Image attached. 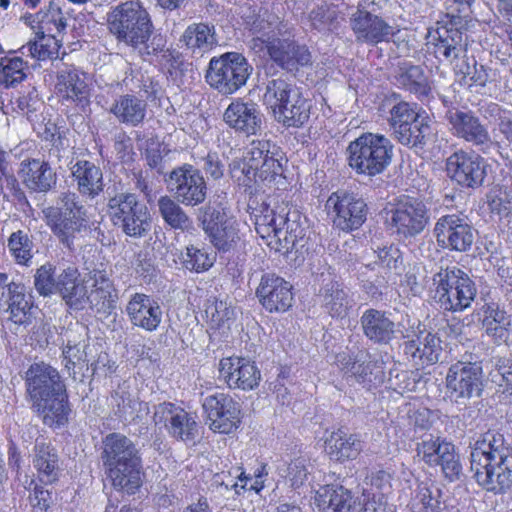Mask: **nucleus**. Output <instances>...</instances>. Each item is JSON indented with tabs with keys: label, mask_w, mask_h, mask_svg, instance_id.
<instances>
[{
	"label": "nucleus",
	"mask_w": 512,
	"mask_h": 512,
	"mask_svg": "<svg viewBox=\"0 0 512 512\" xmlns=\"http://www.w3.org/2000/svg\"><path fill=\"white\" fill-rule=\"evenodd\" d=\"M442 456L439 460L442 472L449 481H455L460 478L462 473V465L459 460V455L455 452V446L445 444L442 447Z\"/></svg>",
	"instance_id": "nucleus-61"
},
{
	"label": "nucleus",
	"mask_w": 512,
	"mask_h": 512,
	"mask_svg": "<svg viewBox=\"0 0 512 512\" xmlns=\"http://www.w3.org/2000/svg\"><path fill=\"white\" fill-rule=\"evenodd\" d=\"M230 173L233 179L244 186H251L255 180L254 165L251 164L249 147L242 159H235L230 164Z\"/></svg>",
	"instance_id": "nucleus-63"
},
{
	"label": "nucleus",
	"mask_w": 512,
	"mask_h": 512,
	"mask_svg": "<svg viewBox=\"0 0 512 512\" xmlns=\"http://www.w3.org/2000/svg\"><path fill=\"white\" fill-rule=\"evenodd\" d=\"M278 147L269 140H254L249 146L251 164L254 165L255 183L274 182L283 174L282 164L276 157Z\"/></svg>",
	"instance_id": "nucleus-27"
},
{
	"label": "nucleus",
	"mask_w": 512,
	"mask_h": 512,
	"mask_svg": "<svg viewBox=\"0 0 512 512\" xmlns=\"http://www.w3.org/2000/svg\"><path fill=\"white\" fill-rule=\"evenodd\" d=\"M209 427L214 432L231 433L241 423V405L226 393L208 395L202 403Z\"/></svg>",
	"instance_id": "nucleus-19"
},
{
	"label": "nucleus",
	"mask_w": 512,
	"mask_h": 512,
	"mask_svg": "<svg viewBox=\"0 0 512 512\" xmlns=\"http://www.w3.org/2000/svg\"><path fill=\"white\" fill-rule=\"evenodd\" d=\"M105 473L116 490L135 494L142 485V459L107 468Z\"/></svg>",
	"instance_id": "nucleus-40"
},
{
	"label": "nucleus",
	"mask_w": 512,
	"mask_h": 512,
	"mask_svg": "<svg viewBox=\"0 0 512 512\" xmlns=\"http://www.w3.org/2000/svg\"><path fill=\"white\" fill-rule=\"evenodd\" d=\"M442 491L431 481L417 484L410 500L412 512H441L444 503L441 500Z\"/></svg>",
	"instance_id": "nucleus-45"
},
{
	"label": "nucleus",
	"mask_w": 512,
	"mask_h": 512,
	"mask_svg": "<svg viewBox=\"0 0 512 512\" xmlns=\"http://www.w3.org/2000/svg\"><path fill=\"white\" fill-rule=\"evenodd\" d=\"M433 233L441 247L457 252L468 251L475 238V229L462 213L441 216L434 225Z\"/></svg>",
	"instance_id": "nucleus-17"
},
{
	"label": "nucleus",
	"mask_w": 512,
	"mask_h": 512,
	"mask_svg": "<svg viewBox=\"0 0 512 512\" xmlns=\"http://www.w3.org/2000/svg\"><path fill=\"white\" fill-rule=\"evenodd\" d=\"M311 464L304 458L292 460L286 468L285 478L290 486L298 489L308 481L310 476Z\"/></svg>",
	"instance_id": "nucleus-62"
},
{
	"label": "nucleus",
	"mask_w": 512,
	"mask_h": 512,
	"mask_svg": "<svg viewBox=\"0 0 512 512\" xmlns=\"http://www.w3.org/2000/svg\"><path fill=\"white\" fill-rule=\"evenodd\" d=\"M25 66L26 63L23 61L22 57H2L0 59V84L9 88L21 83L26 77L24 73Z\"/></svg>",
	"instance_id": "nucleus-56"
},
{
	"label": "nucleus",
	"mask_w": 512,
	"mask_h": 512,
	"mask_svg": "<svg viewBox=\"0 0 512 512\" xmlns=\"http://www.w3.org/2000/svg\"><path fill=\"white\" fill-rule=\"evenodd\" d=\"M126 313L133 326L147 332H154L162 322L163 311L157 300L144 293L131 295Z\"/></svg>",
	"instance_id": "nucleus-29"
},
{
	"label": "nucleus",
	"mask_w": 512,
	"mask_h": 512,
	"mask_svg": "<svg viewBox=\"0 0 512 512\" xmlns=\"http://www.w3.org/2000/svg\"><path fill=\"white\" fill-rule=\"evenodd\" d=\"M446 33V36H441L435 44L436 54L442 56L450 63L463 58L462 63H457L454 66L456 74L460 77V84L470 89L473 87H485L490 81V70L484 65H479L474 58H472V63L466 58L468 48L467 35L458 29H450Z\"/></svg>",
	"instance_id": "nucleus-5"
},
{
	"label": "nucleus",
	"mask_w": 512,
	"mask_h": 512,
	"mask_svg": "<svg viewBox=\"0 0 512 512\" xmlns=\"http://www.w3.org/2000/svg\"><path fill=\"white\" fill-rule=\"evenodd\" d=\"M223 120L236 133L250 136L261 129L262 114L255 103L236 99L226 108Z\"/></svg>",
	"instance_id": "nucleus-30"
},
{
	"label": "nucleus",
	"mask_w": 512,
	"mask_h": 512,
	"mask_svg": "<svg viewBox=\"0 0 512 512\" xmlns=\"http://www.w3.org/2000/svg\"><path fill=\"white\" fill-rule=\"evenodd\" d=\"M66 28V21L59 6L50 3L46 11L37 13V31H43L44 34H54L62 32Z\"/></svg>",
	"instance_id": "nucleus-55"
},
{
	"label": "nucleus",
	"mask_w": 512,
	"mask_h": 512,
	"mask_svg": "<svg viewBox=\"0 0 512 512\" xmlns=\"http://www.w3.org/2000/svg\"><path fill=\"white\" fill-rule=\"evenodd\" d=\"M447 119L453 135L480 148L482 151L492 145L491 136L485 125L471 111H449Z\"/></svg>",
	"instance_id": "nucleus-26"
},
{
	"label": "nucleus",
	"mask_w": 512,
	"mask_h": 512,
	"mask_svg": "<svg viewBox=\"0 0 512 512\" xmlns=\"http://www.w3.org/2000/svg\"><path fill=\"white\" fill-rule=\"evenodd\" d=\"M71 311H82L89 303L87 287L79 279V272L74 267H68L60 273V288L58 293Z\"/></svg>",
	"instance_id": "nucleus-36"
},
{
	"label": "nucleus",
	"mask_w": 512,
	"mask_h": 512,
	"mask_svg": "<svg viewBox=\"0 0 512 512\" xmlns=\"http://www.w3.org/2000/svg\"><path fill=\"white\" fill-rule=\"evenodd\" d=\"M487 203L491 213L500 218L512 213V194L506 188L496 186L487 194Z\"/></svg>",
	"instance_id": "nucleus-59"
},
{
	"label": "nucleus",
	"mask_w": 512,
	"mask_h": 512,
	"mask_svg": "<svg viewBox=\"0 0 512 512\" xmlns=\"http://www.w3.org/2000/svg\"><path fill=\"white\" fill-rule=\"evenodd\" d=\"M77 182L78 191L91 199L103 191V174L101 169L87 160L77 161L71 168Z\"/></svg>",
	"instance_id": "nucleus-41"
},
{
	"label": "nucleus",
	"mask_w": 512,
	"mask_h": 512,
	"mask_svg": "<svg viewBox=\"0 0 512 512\" xmlns=\"http://www.w3.org/2000/svg\"><path fill=\"white\" fill-rule=\"evenodd\" d=\"M367 351H359L352 356L341 352L336 356V363L348 382H356L364 387L383 381V369L376 361L369 359Z\"/></svg>",
	"instance_id": "nucleus-23"
},
{
	"label": "nucleus",
	"mask_w": 512,
	"mask_h": 512,
	"mask_svg": "<svg viewBox=\"0 0 512 512\" xmlns=\"http://www.w3.org/2000/svg\"><path fill=\"white\" fill-rule=\"evenodd\" d=\"M471 470L486 491L504 494L512 489V446L496 430L481 434L472 446Z\"/></svg>",
	"instance_id": "nucleus-1"
},
{
	"label": "nucleus",
	"mask_w": 512,
	"mask_h": 512,
	"mask_svg": "<svg viewBox=\"0 0 512 512\" xmlns=\"http://www.w3.org/2000/svg\"><path fill=\"white\" fill-rule=\"evenodd\" d=\"M448 176L463 188H478L487 175V164L483 157L464 150L451 154L446 161Z\"/></svg>",
	"instance_id": "nucleus-20"
},
{
	"label": "nucleus",
	"mask_w": 512,
	"mask_h": 512,
	"mask_svg": "<svg viewBox=\"0 0 512 512\" xmlns=\"http://www.w3.org/2000/svg\"><path fill=\"white\" fill-rule=\"evenodd\" d=\"M358 497L342 485H325L315 494L314 503L322 512H355Z\"/></svg>",
	"instance_id": "nucleus-33"
},
{
	"label": "nucleus",
	"mask_w": 512,
	"mask_h": 512,
	"mask_svg": "<svg viewBox=\"0 0 512 512\" xmlns=\"http://www.w3.org/2000/svg\"><path fill=\"white\" fill-rule=\"evenodd\" d=\"M434 298L446 311L460 312L470 307L476 297L475 283L456 266L441 268L433 275Z\"/></svg>",
	"instance_id": "nucleus-8"
},
{
	"label": "nucleus",
	"mask_w": 512,
	"mask_h": 512,
	"mask_svg": "<svg viewBox=\"0 0 512 512\" xmlns=\"http://www.w3.org/2000/svg\"><path fill=\"white\" fill-rule=\"evenodd\" d=\"M32 464L38 480L45 485L58 481L61 469L56 449L44 441H36Z\"/></svg>",
	"instance_id": "nucleus-37"
},
{
	"label": "nucleus",
	"mask_w": 512,
	"mask_h": 512,
	"mask_svg": "<svg viewBox=\"0 0 512 512\" xmlns=\"http://www.w3.org/2000/svg\"><path fill=\"white\" fill-rule=\"evenodd\" d=\"M350 27L358 43L375 46L389 42L395 29L382 17L366 10H357L350 18Z\"/></svg>",
	"instance_id": "nucleus-24"
},
{
	"label": "nucleus",
	"mask_w": 512,
	"mask_h": 512,
	"mask_svg": "<svg viewBox=\"0 0 512 512\" xmlns=\"http://www.w3.org/2000/svg\"><path fill=\"white\" fill-rule=\"evenodd\" d=\"M0 307L9 312V319L17 325L30 323L32 303L22 284L12 282L1 291Z\"/></svg>",
	"instance_id": "nucleus-35"
},
{
	"label": "nucleus",
	"mask_w": 512,
	"mask_h": 512,
	"mask_svg": "<svg viewBox=\"0 0 512 512\" xmlns=\"http://www.w3.org/2000/svg\"><path fill=\"white\" fill-rule=\"evenodd\" d=\"M299 88L284 76L271 78L267 80L265 92L263 94V104L271 110L272 114H276L284 105L289 103Z\"/></svg>",
	"instance_id": "nucleus-42"
},
{
	"label": "nucleus",
	"mask_w": 512,
	"mask_h": 512,
	"mask_svg": "<svg viewBox=\"0 0 512 512\" xmlns=\"http://www.w3.org/2000/svg\"><path fill=\"white\" fill-rule=\"evenodd\" d=\"M251 71L252 67L242 54L228 52L210 60L205 78L219 93L230 95L246 84Z\"/></svg>",
	"instance_id": "nucleus-10"
},
{
	"label": "nucleus",
	"mask_w": 512,
	"mask_h": 512,
	"mask_svg": "<svg viewBox=\"0 0 512 512\" xmlns=\"http://www.w3.org/2000/svg\"><path fill=\"white\" fill-rule=\"evenodd\" d=\"M168 191L187 207L202 204L207 197L208 188L200 170L190 164L174 168L166 178Z\"/></svg>",
	"instance_id": "nucleus-14"
},
{
	"label": "nucleus",
	"mask_w": 512,
	"mask_h": 512,
	"mask_svg": "<svg viewBox=\"0 0 512 512\" xmlns=\"http://www.w3.org/2000/svg\"><path fill=\"white\" fill-rule=\"evenodd\" d=\"M348 164L357 173L375 176L390 164L393 145L381 134L363 133L347 147Z\"/></svg>",
	"instance_id": "nucleus-7"
},
{
	"label": "nucleus",
	"mask_w": 512,
	"mask_h": 512,
	"mask_svg": "<svg viewBox=\"0 0 512 512\" xmlns=\"http://www.w3.org/2000/svg\"><path fill=\"white\" fill-rule=\"evenodd\" d=\"M26 394L31 407L50 427L68 422L70 407L66 387L57 369L39 362L29 366L24 374Z\"/></svg>",
	"instance_id": "nucleus-2"
},
{
	"label": "nucleus",
	"mask_w": 512,
	"mask_h": 512,
	"mask_svg": "<svg viewBox=\"0 0 512 512\" xmlns=\"http://www.w3.org/2000/svg\"><path fill=\"white\" fill-rule=\"evenodd\" d=\"M325 444L329 457L341 463L356 459L362 451L360 435L348 433L344 429L331 432Z\"/></svg>",
	"instance_id": "nucleus-39"
},
{
	"label": "nucleus",
	"mask_w": 512,
	"mask_h": 512,
	"mask_svg": "<svg viewBox=\"0 0 512 512\" xmlns=\"http://www.w3.org/2000/svg\"><path fill=\"white\" fill-rule=\"evenodd\" d=\"M281 23L276 16L267 19L259 18L253 23L255 36L249 46L256 53L266 52L273 63L287 72H297L300 68L312 64L309 49L290 38L277 37L281 35Z\"/></svg>",
	"instance_id": "nucleus-4"
},
{
	"label": "nucleus",
	"mask_w": 512,
	"mask_h": 512,
	"mask_svg": "<svg viewBox=\"0 0 512 512\" xmlns=\"http://www.w3.org/2000/svg\"><path fill=\"white\" fill-rule=\"evenodd\" d=\"M88 76L73 65L64 64L57 72V89L63 98L81 107L89 104Z\"/></svg>",
	"instance_id": "nucleus-31"
},
{
	"label": "nucleus",
	"mask_w": 512,
	"mask_h": 512,
	"mask_svg": "<svg viewBox=\"0 0 512 512\" xmlns=\"http://www.w3.org/2000/svg\"><path fill=\"white\" fill-rule=\"evenodd\" d=\"M101 459L105 469L141 460L136 444L121 433H110L102 441Z\"/></svg>",
	"instance_id": "nucleus-32"
},
{
	"label": "nucleus",
	"mask_w": 512,
	"mask_h": 512,
	"mask_svg": "<svg viewBox=\"0 0 512 512\" xmlns=\"http://www.w3.org/2000/svg\"><path fill=\"white\" fill-rule=\"evenodd\" d=\"M60 47L55 34H44L43 31H35V39L23 45L19 52L22 55L31 56L36 60H46L57 54Z\"/></svg>",
	"instance_id": "nucleus-51"
},
{
	"label": "nucleus",
	"mask_w": 512,
	"mask_h": 512,
	"mask_svg": "<svg viewBox=\"0 0 512 512\" xmlns=\"http://www.w3.org/2000/svg\"><path fill=\"white\" fill-rule=\"evenodd\" d=\"M326 208L334 226L344 232L359 229L367 219V204L354 193H332L326 201Z\"/></svg>",
	"instance_id": "nucleus-15"
},
{
	"label": "nucleus",
	"mask_w": 512,
	"mask_h": 512,
	"mask_svg": "<svg viewBox=\"0 0 512 512\" xmlns=\"http://www.w3.org/2000/svg\"><path fill=\"white\" fill-rule=\"evenodd\" d=\"M429 222L425 203L414 197H404L386 209L385 223L397 235L409 238L420 234Z\"/></svg>",
	"instance_id": "nucleus-13"
},
{
	"label": "nucleus",
	"mask_w": 512,
	"mask_h": 512,
	"mask_svg": "<svg viewBox=\"0 0 512 512\" xmlns=\"http://www.w3.org/2000/svg\"><path fill=\"white\" fill-rule=\"evenodd\" d=\"M18 177L34 193H47L57 184L56 172L47 161L27 157L19 164Z\"/></svg>",
	"instance_id": "nucleus-28"
},
{
	"label": "nucleus",
	"mask_w": 512,
	"mask_h": 512,
	"mask_svg": "<svg viewBox=\"0 0 512 512\" xmlns=\"http://www.w3.org/2000/svg\"><path fill=\"white\" fill-rule=\"evenodd\" d=\"M288 215L286 206L267 207L255 218L257 234L271 250L282 254L294 247L298 237L293 229L294 221L291 222Z\"/></svg>",
	"instance_id": "nucleus-11"
},
{
	"label": "nucleus",
	"mask_w": 512,
	"mask_h": 512,
	"mask_svg": "<svg viewBox=\"0 0 512 512\" xmlns=\"http://www.w3.org/2000/svg\"><path fill=\"white\" fill-rule=\"evenodd\" d=\"M195 56H203L217 44L213 28L206 24H192L186 28L180 39Z\"/></svg>",
	"instance_id": "nucleus-43"
},
{
	"label": "nucleus",
	"mask_w": 512,
	"mask_h": 512,
	"mask_svg": "<svg viewBox=\"0 0 512 512\" xmlns=\"http://www.w3.org/2000/svg\"><path fill=\"white\" fill-rule=\"evenodd\" d=\"M256 296L269 312H285L293 303L292 285L274 273L262 275Z\"/></svg>",
	"instance_id": "nucleus-25"
},
{
	"label": "nucleus",
	"mask_w": 512,
	"mask_h": 512,
	"mask_svg": "<svg viewBox=\"0 0 512 512\" xmlns=\"http://www.w3.org/2000/svg\"><path fill=\"white\" fill-rule=\"evenodd\" d=\"M108 111L120 124L137 127L146 117L147 103L135 94H122L113 101Z\"/></svg>",
	"instance_id": "nucleus-38"
},
{
	"label": "nucleus",
	"mask_w": 512,
	"mask_h": 512,
	"mask_svg": "<svg viewBox=\"0 0 512 512\" xmlns=\"http://www.w3.org/2000/svg\"><path fill=\"white\" fill-rule=\"evenodd\" d=\"M219 380L229 389L254 390L259 386L261 372L255 362L238 356L222 358L218 366Z\"/></svg>",
	"instance_id": "nucleus-21"
},
{
	"label": "nucleus",
	"mask_w": 512,
	"mask_h": 512,
	"mask_svg": "<svg viewBox=\"0 0 512 512\" xmlns=\"http://www.w3.org/2000/svg\"><path fill=\"white\" fill-rule=\"evenodd\" d=\"M432 134L431 126L426 117L418 116L408 126L396 131L395 138L408 147H423Z\"/></svg>",
	"instance_id": "nucleus-50"
},
{
	"label": "nucleus",
	"mask_w": 512,
	"mask_h": 512,
	"mask_svg": "<svg viewBox=\"0 0 512 512\" xmlns=\"http://www.w3.org/2000/svg\"><path fill=\"white\" fill-rule=\"evenodd\" d=\"M446 397L455 404L466 405L483 392V369L480 362L458 361L445 377Z\"/></svg>",
	"instance_id": "nucleus-12"
},
{
	"label": "nucleus",
	"mask_w": 512,
	"mask_h": 512,
	"mask_svg": "<svg viewBox=\"0 0 512 512\" xmlns=\"http://www.w3.org/2000/svg\"><path fill=\"white\" fill-rule=\"evenodd\" d=\"M93 280L92 290L89 295V303L98 309H107L112 307L116 298L114 285L105 271L94 270L91 272Z\"/></svg>",
	"instance_id": "nucleus-48"
},
{
	"label": "nucleus",
	"mask_w": 512,
	"mask_h": 512,
	"mask_svg": "<svg viewBox=\"0 0 512 512\" xmlns=\"http://www.w3.org/2000/svg\"><path fill=\"white\" fill-rule=\"evenodd\" d=\"M173 196L163 195L157 201L158 211L165 224L182 232L193 228V220Z\"/></svg>",
	"instance_id": "nucleus-46"
},
{
	"label": "nucleus",
	"mask_w": 512,
	"mask_h": 512,
	"mask_svg": "<svg viewBox=\"0 0 512 512\" xmlns=\"http://www.w3.org/2000/svg\"><path fill=\"white\" fill-rule=\"evenodd\" d=\"M107 29L118 43L139 49L142 55H156L166 46V39L153 32L148 11L139 1H126L110 9L106 17Z\"/></svg>",
	"instance_id": "nucleus-3"
},
{
	"label": "nucleus",
	"mask_w": 512,
	"mask_h": 512,
	"mask_svg": "<svg viewBox=\"0 0 512 512\" xmlns=\"http://www.w3.org/2000/svg\"><path fill=\"white\" fill-rule=\"evenodd\" d=\"M364 335L373 343L389 344L396 336V324L388 314L377 309H367L360 318Z\"/></svg>",
	"instance_id": "nucleus-34"
},
{
	"label": "nucleus",
	"mask_w": 512,
	"mask_h": 512,
	"mask_svg": "<svg viewBox=\"0 0 512 512\" xmlns=\"http://www.w3.org/2000/svg\"><path fill=\"white\" fill-rule=\"evenodd\" d=\"M310 110L311 103L302 96L299 90L296 96L273 116L277 122L286 127H301L308 122Z\"/></svg>",
	"instance_id": "nucleus-47"
},
{
	"label": "nucleus",
	"mask_w": 512,
	"mask_h": 512,
	"mask_svg": "<svg viewBox=\"0 0 512 512\" xmlns=\"http://www.w3.org/2000/svg\"><path fill=\"white\" fill-rule=\"evenodd\" d=\"M85 348V344H71L70 341H68L63 348L62 354L65 361V368L73 378H75L76 375V368L81 370L84 365H87L88 360Z\"/></svg>",
	"instance_id": "nucleus-60"
},
{
	"label": "nucleus",
	"mask_w": 512,
	"mask_h": 512,
	"mask_svg": "<svg viewBox=\"0 0 512 512\" xmlns=\"http://www.w3.org/2000/svg\"><path fill=\"white\" fill-rule=\"evenodd\" d=\"M402 337L407 339L404 352L417 365H432L440 360L442 354L441 340L437 334L427 330L419 321L409 324V329L402 331Z\"/></svg>",
	"instance_id": "nucleus-18"
},
{
	"label": "nucleus",
	"mask_w": 512,
	"mask_h": 512,
	"mask_svg": "<svg viewBox=\"0 0 512 512\" xmlns=\"http://www.w3.org/2000/svg\"><path fill=\"white\" fill-rule=\"evenodd\" d=\"M197 220L212 245L219 251L233 249L240 240L236 221L227 218L211 205L198 209Z\"/></svg>",
	"instance_id": "nucleus-16"
},
{
	"label": "nucleus",
	"mask_w": 512,
	"mask_h": 512,
	"mask_svg": "<svg viewBox=\"0 0 512 512\" xmlns=\"http://www.w3.org/2000/svg\"><path fill=\"white\" fill-rule=\"evenodd\" d=\"M56 268L51 263L40 266L34 275V287L43 297L57 294L60 288V274L56 275Z\"/></svg>",
	"instance_id": "nucleus-53"
},
{
	"label": "nucleus",
	"mask_w": 512,
	"mask_h": 512,
	"mask_svg": "<svg viewBox=\"0 0 512 512\" xmlns=\"http://www.w3.org/2000/svg\"><path fill=\"white\" fill-rule=\"evenodd\" d=\"M43 214L53 234L68 248L88 224L87 210L74 192L61 193L56 205L45 208Z\"/></svg>",
	"instance_id": "nucleus-6"
},
{
	"label": "nucleus",
	"mask_w": 512,
	"mask_h": 512,
	"mask_svg": "<svg viewBox=\"0 0 512 512\" xmlns=\"http://www.w3.org/2000/svg\"><path fill=\"white\" fill-rule=\"evenodd\" d=\"M395 84L417 96H427L430 92L428 79L424 70L411 63L404 62L399 65L395 75Z\"/></svg>",
	"instance_id": "nucleus-44"
},
{
	"label": "nucleus",
	"mask_w": 512,
	"mask_h": 512,
	"mask_svg": "<svg viewBox=\"0 0 512 512\" xmlns=\"http://www.w3.org/2000/svg\"><path fill=\"white\" fill-rule=\"evenodd\" d=\"M482 326L487 325H503L511 326V316L505 310L500 309L497 303H485L481 307Z\"/></svg>",
	"instance_id": "nucleus-64"
},
{
	"label": "nucleus",
	"mask_w": 512,
	"mask_h": 512,
	"mask_svg": "<svg viewBox=\"0 0 512 512\" xmlns=\"http://www.w3.org/2000/svg\"><path fill=\"white\" fill-rule=\"evenodd\" d=\"M33 243L22 230L13 232L8 240V248L19 264L27 265L32 258Z\"/></svg>",
	"instance_id": "nucleus-58"
},
{
	"label": "nucleus",
	"mask_w": 512,
	"mask_h": 512,
	"mask_svg": "<svg viewBox=\"0 0 512 512\" xmlns=\"http://www.w3.org/2000/svg\"><path fill=\"white\" fill-rule=\"evenodd\" d=\"M108 214L113 224L132 238L145 237L151 228L148 208L133 193L123 192L109 198Z\"/></svg>",
	"instance_id": "nucleus-9"
},
{
	"label": "nucleus",
	"mask_w": 512,
	"mask_h": 512,
	"mask_svg": "<svg viewBox=\"0 0 512 512\" xmlns=\"http://www.w3.org/2000/svg\"><path fill=\"white\" fill-rule=\"evenodd\" d=\"M338 16L339 11L335 5L323 2L310 11L309 21L318 31H331L338 24Z\"/></svg>",
	"instance_id": "nucleus-54"
},
{
	"label": "nucleus",
	"mask_w": 512,
	"mask_h": 512,
	"mask_svg": "<svg viewBox=\"0 0 512 512\" xmlns=\"http://www.w3.org/2000/svg\"><path fill=\"white\" fill-rule=\"evenodd\" d=\"M215 261V255L209 253L205 248L195 245H188L185 252L181 254L183 267L197 273L209 270Z\"/></svg>",
	"instance_id": "nucleus-52"
},
{
	"label": "nucleus",
	"mask_w": 512,
	"mask_h": 512,
	"mask_svg": "<svg viewBox=\"0 0 512 512\" xmlns=\"http://www.w3.org/2000/svg\"><path fill=\"white\" fill-rule=\"evenodd\" d=\"M420 114L417 112V105L410 104L406 101H399L395 103L389 111L388 122L393 130L396 131L408 126L411 121L415 120Z\"/></svg>",
	"instance_id": "nucleus-57"
},
{
	"label": "nucleus",
	"mask_w": 512,
	"mask_h": 512,
	"mask_svg": "<svg viewBox=\"0 0 512 512\" xmlns=\"http://www.w3.org/2000/svg\"><path fill=\"white\" fill-rule=\"evenodd\" d=\"M322 306L332 317L342 318L348 311L347 293L337 281L329 280L319 291Z\"/></svg>",
	"instance_id": "nucleus-49"
},
{
	"label": "nucleus",
	"mask_w": 512,
	"mask_h": 512,
	"mask_svg": "<svg viewBox=\"0 0 512 512\" xmlns=\"http://www.w3.org/2000/svg\"><path fill=\"white\" fill-rule=\"evenodd\" d=\"M153 421L155 425H163L170 436L182 441H192L197 435L195 417L170 402L155 406Z\"/></svg>",
	"instance_id": "nucleus-22"
}]
</instances>
